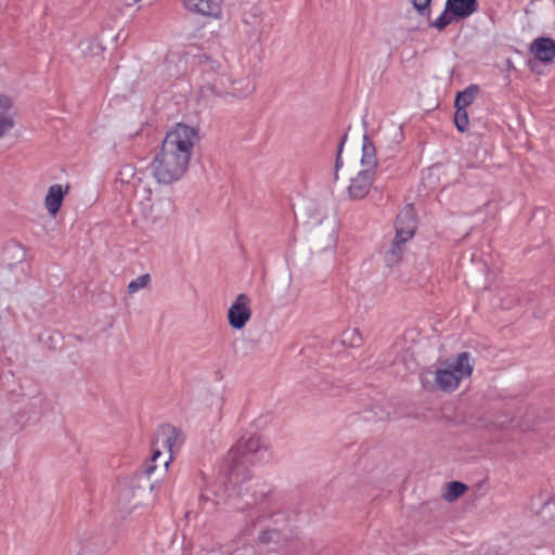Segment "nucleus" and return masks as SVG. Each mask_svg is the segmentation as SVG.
Listing matches in <instances>:
<instances>
[{
    "label": "nucleus",
    "mask_w": 555,
    "mask_h": 555,
    "mask_svg": "<svg viewBox=\"0 0 555 555\" xmlns=\"http://www.w3.org/2000/svg\"><path fill=\"white\" fill-rule=\"evenodd\" d=\"M343 165V162H341V158L340 156L338 155L337 158H336V164H335V168H336V171L338 170V168Z\"/></svg>",
    "instance_id": "26"
},
{
    "label": "nucleus",
    "mask_w": 555,
    "mask_h": 555,
    "mask_svg": "<svg viewBox=\"0 0 555 555\" xmlns=\"http://www.w3.org/2000/svg\"><path fill=\"white\" fill-rule=\"evenodd\" d=\"M215 96L245 99L255 91V82L249 76L235 78L231 74L215 82Z\"/></svg>",
    "instance_id": "6"
},
{
    "label": "nucleus",
    "mask_w": 555,
    "mask_h": 555,
    "mask_svg": "<svg viewBox=\"0 0 555 555\" xmlns=\"http://www.w3.org/2000/svg\"><path fill=\"white\" fill-rule=\"evenodd\" d=\"M361 166V170H370L371 173L375 175L377 167L376 150L374 144L366 138H364L362 145Z\"/></svg>",
    "instance_id": "15"
},
{
    "label": "nucleus",
    "mask_w": 555,
    "mask_h": 555,
    "mask_svg": "<svg viewBox=\"0 0 555 555\" xmlns=\"http://www.w3.org/2000/svg\"><path fill=\"white\" fill-rule=\"evenodd\" d=\"M530 52L542 63H551L555 59V40L548 37L534 39L530 44Z\"/></svg>",
    "instance_id": "13"
},
{
    "label": "nucleus",
    "mask_w": 555,
    "mask_h": 555,
    "mask_svg": "<svg viewBox=\"0 0 555 555\" xmlns=\"http://www.w3.org/2000/svg\"><path fill=\"white\" fill-rule=\"evenodd\" d=\"M162 456L159 449H154L151 459L142 465V469L146 476H151L156 469L155 461Z\"/></svg>",
    "instance_id": "23"
},
{
    "label": "nucleus",
    "mask_w": 555,
    "mask_h": 555,
    "mask_svg": "<svg viewBox=\"0 0 555 555\" xmlns=\"http://www.w3.org/2000/svg\"><path fill=\"white\" fill-rule=\"evenodd\" d=\"M474 371L468 352H461L452 359L444 361L435 373L438 388L446 392L454 391L462 380L472 376Z\"/></svg>",
    "instance_id": "1"
},
{
    "label": "nucleus",
    "mask_w": 555,
    "mask_h": 555,
    "mask_svg": "<svg viewBox=\"0 0 555 555\" xmlns=\"http://www.w3.org/2000/svg\"><path fill=\"white\" fill-rule=\"evenodd\" d=\"M141 0H133L134 3L140 2Z\"/></svg>",
    "instance_id": "27"
},
{
    "label": "nucleus",
    "mask_w": 555,
    "mask_h": 555,
    "mask_svg": "<svg viewBox=\"0 0 555 555\" xmlns=\"http://www.w3.org/2000/svg\"><path fill=\"white\" fill-rule=\"evenodd\" d=\"M454 124L460 132H465L468 127V114L466 108L455 107Z\"/></svg>",
    "instance_id": "19"
},
{
    "label": "nucleus",
    "mask_w": 555,
    "mask_h": 555,
    "mask_svg": "<svg viewBox=\"0 0 555 555\" xmlns=\"http://www.w3.org/2000/svg\"><path fill=\"white\" fill-rule=\"evenodd\" d=\"M477 92L478 88L476 86H470L464 91L459 92L454 102L455 107L466 108L469 106L474 102Z\"/></svg>",
    "instance_id": "16"
},
{
    "label": "nucleus",
    "mask_w": 555,
    "mask_h": 555,
    "mask_svg": "<svg viewBox=\"0 0 555 555\" xmlns=\"http://www.w3.org/2000/svg\"><path fill=\"white\" fill-rule=\"evenodd\" d=\"M202 66V83L199 86V93L205 99L215 96V82L220 77L229 75V66L224 60L205 56L201 61Z\"/></svg>",
    "instance_id": "7"
},
{
    "label": "nucleus",
    "mask_w": 555,
    "mask_h": 555,
    "mask_svg": "<svg viewBox=\"0 0 555 555\" xmlns=\"http://www.w3.org/2000/svg\"><path fill=\"white\" fill-rule=\"evenodd\" d=\"M190 163L160 147L152 163L153 177L158 183L171 184L188 171Z\"/></svg>",
    "instance_id": "3"
},
{
    "label": "nucleus",
    "mask_w": 555,
    "mask_h": 555,
    "mask_svg": "<svg viewBox=\"0 0 555 555\" xmlns=\"http://www.w3.org/2000/svg\"><path fill=\"white\" fill-rule=\"evenodd\" d=\"M263 452L266 449L258 436L242 437L228 452L227 461L232 474H240L241 467L258 462Z\"/></svg>",
    "instance_id": "4"
},
{
    "label": "nucleus",
    "mask_w": 555,
    "mask_h": 555,
    "mask_svg": "<svg viewBox=\"0 0 555 555\" xmlns=\"http://www.w3.org/2000/svg\"><path fill=\"white\" fill-rule=\"evenodd\" d=\"M467 487L460 481L449 482L446 487V492L443 494L444 499L449 502H452L463 495Z\"/></svg>",
    "instance_id": "17"
},
{
    "label": "nucleus",
    "mask_w": 555,
    "mask_h": 555,
    "mask_svg": "<svg viewBox=\"0 0 555 555\" xmlns=\"http://www.w3.org/2000/svg\"><path fill=\"white\" fill-rule=\"evenodd\" d=\"M14 101L11 96L5 94H0V115H11L15 120V113L13 112Z\"/></svg>",
    "instance_id": "21"
},
{
    "label": "nucleus",
    "mask_w": 555,
    "mask_h": 555,
    "mask_svg": "<svg viewBox=\"0 0 555 555\" xmlns=\"http://www.w3.org/2000/svg\"><path fill=\"white\" fill-rule=\"evenodd\" d=\"M198 141L199 134L196 128L178 122L167 131L162 147L190 163Z\"/></svg>",
    "instance_id": "2"
},
{
    "label": "nucleus",
    "mask_w": 555,
    "mask_h": 555,
    "mask_svg": "<svg viewBox=\"0 0 555 555\" xmlns=\"http://www.w3.org/2000/svg\"><path fill=\"white\" fill-rule=\"evenodd\" d=\"M150 280L151 279L149 274H142L138 276L128 284V292L130 294H133L139 292L140 289L145 288L149 285Z\"/></svg>",
    "instance_id": "20"
},
{
    "label": "nucleus",
    "mask_w": 555,
    "mask_h": 555,
    "mask_svg": "<svg viewBox=\"0 0 555 555\" xmlns=\"http://www.w3.org/2000/svg\"><path fill=\"white\" fill-rule=\"evenodd\" d=\"M181 4L190 13L203 17L221 20L223 16V0H181Z\"/></svg>",
    "instance_id": "10"
},
{
    "label": "nucleus",
    "mask_w": 555,
    "mask_h": 555,
    "mask_svg": "<svg viewBox=\"0 0 555 555\" xmlns=\"http://www.w3.org/2000/svg\"><path fill=\"white\" fill-rule=\"evenodd\" d=\"M477 10V0H447L443 12L431 23V26L443 30L450 24L468 18Z\"/></svg>",
    "instance_id": "5"
},
{
    "label": "nucleus",
    "mask_w": 555,
    "mask_h": 555,
    "mask_svg": "<svg viewBox=\"0 0 555 555\" xmlns=\"http://www.w3.org/2000/svg\"><path fill=\"white\" fill-rule=\"evenodd\" d=\"M184 441V436L181 430L176 427H165L162 430V444L168 450L170 453L169 460L165 462V465L168 466L169 461L172 459V454L179 450L181 444Z\"/></svg>",
    "instance_id": "14"
},
{
    "label": "nucleus",
    "mask_w": 555,
    "mask_h": 555,
    "mask_svg": "<svg viewBox=\"0 0 555 555\" xmlns=\"http://www.w3.org/2000/svg\"><path fill=\"white\" fill-rule=\"evenodd\" d=\"M276 535H278V533L275 530H266L260 533L259 540L261 543L267 544V543H270L271 541H273Z\"/></svg>",
    "instance_id": "25"
},
{
    "label": "nucleus",
    "mask_w": 555,
    "mask_h": 555,
    "mask_svg": "<svg viewBox=\"0 0 555 555\" xmlns=\"http://www.w3.org/2000/svg\"><path fill=\"white\" fill-rule=\"evenodd\" d=\"M414 9L422 15L429 16L430 10L429 5L431 0H409Z\"/></svg>",
    "instance_id": "24"
},
{
    "label": "nucleus",
    "mask_w": 555,
    "mask_h": 555,
    "mask_svg": "<svg viewBox=\"0 0 555 555\" xmlns=\"http://www.w3.org/2000/svg\"><path fill=\"white\" fill-rule=\"evenodd\" d=\"M251 314V299L246 294H240L228 310L229 325L234 330H242L250 321Z\"/></svg>",
    "instance_id": "9"
},
{
    "label": "nucleus",
    "mask_w": 555,
    "mask_h": 555,
    "mask_svg": "<svg viewBox=\"0 0 555 555\" xmlns=\"http://www.w3.org/2000/svg\"><path fill=\"white\" fill-rule=\"evenodd\" d=\"M15 126L13 116L0 115V139L10 132Z\"/></svg>",
    "instance_id": "22"
},
{
    "label": "nucleus",
    "mask_w": 555,
    "mask_h": 555,
    "mask_svg": "<svg viewBox=\"0 0 555 555\" xmlns=\"http://www.w3.org/2000/svg\"><path fill=\"white\" fill-rule=\"evenodd\" d=\"M68 184H52L46 194L44 197V207L48 210L49 215L55 217L63 204L65 196L69 193Z\"/></svg>",
    "instance_id": "12"
},
{
    "label": "nucleus",
    "mask_w": 555,
    "mask_h": 555,
    "mask_svg": "<svg viewBox=\"0 0 555 555\" xmlns=\"http://www.w3.org/2000/svg\"><path fill=\"white\" fill-rule=\"evenodd\" d=\"M173 210L172 201L170 197H158L151 205L152 212H158L159 215H166Z\"/></svg>",
    "instance_id": "18"
},
{
    "label": "nucleus",
    "mask_w": 555,
    "mask_h": 555,
    "mask_svg": "<svg viewBox=\"0 0 555 555\" xmlns=\"http://www.w3.org/2000/svg\"><path fill=\"white\" fill-rule=\"evenodd\" d=\"M395 228L396 235L390 254L393 260H398L402 255V246L415 234L416 220L412 209H404L397 216Z\"/></svg>",
    "instance_id": "8"
},
{
    "label": "nucleus",
    "mask_w": 555,
    "mask_h": 555,
    "mask_svg": "<svg viewBox=\"0 0 555 555\" xmlns=\"http://www.w3.org/2000/svg\"><path fill=\"white\" fill-rule=\"evenodd\" d=\"M375 175L371 173L370 170H360L356 177L350 180L348 186V194L352 199L364 198L373 184Z\"/></svg>",
    "instance_id": "11"
}]
</instances>
